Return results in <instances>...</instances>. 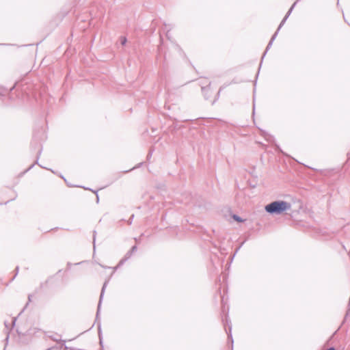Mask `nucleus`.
<instances>
[{
    "label": "nucleus",
    "mask_w": 350,
    "mask_h": 350,
    "mask_svg": "<svg viewBox=\"0 0 350 350\" xmlns=\"http://www.w3.org/2000/svg\"><path fill=\"white\" fill-rule=\"evenodd\" d=\"M226 333L228 334V340H230L232 347L234 340H233L232 335V326L231 325H228V331L226 330Z\"/></svg>",
    "instance_id": "5"
},
{
    "label": "nucleus",
    "mask_w": 350,
    "mask_h": 350,
    "mask_svg": "<svg viewBox=\"0 0 350 350\" xmlns=\"http://www.w3.org/2000/svg\"><path fill=\"white\" fill-rule=\"evenodd\" d=\"M98 337H99L100 344L103 347V336H102V332H101L100 324H99L98 326Z\"/></svg>",
    "instance_id": "6"
},
{
    "label": "nucleus",
    "mask_w": 350,
    "mask_h": 350,
    "mask_svg": "<svg viewBox=\"0 0 350 350\" xmlns=\"http://www.w3.org/2000/svg\"><path fill=\"white\" fill-rule=\"evenodd\" d=\"M96 235V231L94 230L93 231V245H94V248H95Z\"/></svg>",
    "instance_id": "13"
},
{
    "label": "nucleus",
    "mask_w": 350,
    "mask_h": 350,
    "mask_svg": "<svg viewBox=\"0 0 350 350\" xmlns=\"http://www.w3.org/2000/svg\"><path fill=\"white\" fill-rule=\"evenodd\" d=\"M16 321V318L15 317L13 319V321H12L13 325H14Z\"/></svg>",
    "instance_id": "24"
},
{
    "label": "nucleus",
    "mask_w": 350,
    "mask_h": 350,
    "mask_svg": "<svg viewBox=\"0 0 350 350\" xmlns=\"http://www.w3.org/2000/svg\"><path fill=\"white\" fill-rule=\"evenodd\" d=\"M296 5V2H295L292 6L291 7V8L289 9V10L287 12L286 14L285 15L284 18L282 19V21H281L280 24L279 25L276 31L273 33V35L272 36L271 40H269L267 47H266V49H265V51L264 52L262 56V58H261V62H260V64H262V60L265 56V55L267 54V51L270 49V48L271 47L272 44H273V41L275 40V39L276 38L278 34V32L280 31V29L282 28V27L284 25V24L285 23L286 21L287 20V18H288V16H290V14H291L294 7ZM261 66V64H260V66Z\"/></svg>",
    "instance_id": "2"
},
{
    "label": "nucleus",
    "mask_w": 350,
    "mask_h": 350,
    "mask_svg": "<svg viewBox=\"0 0 350 350\" xmlns=\"http://www.w3.org/2000/svg\"><path fill=\"white\" fill-rule=\"evenodd\" d=\"M5 326L8 327L6 322H5Z\"/></svg>",
    "instance_id": "31"
},
{
    "label": "nucleus",
    "mask_w": 350,
    "mask_h": 350,
    "mask_svg": "<svg viewBox=\"0 0 350 350\" xmlns=\"http://www.w3.org/2000/svg\"><path fill=\"white\" fill-rule=\"evenodd\" d=\"M30 148H31V150H38L37 151V153H36V161L31 164L26 170L25 172H28L29 170H30L31 168L33 167V166L37 164L39 166H40L41 167H43L42 165H40L38 163V161H39V159H40V157L41 155V153H42V144H41V142L39 139H37L35 137V135L33 136V139L31 142V145H30Z\"/></svg>",
    "instance_id": "3"
},
{
    "label": "nucleus",
    "mask_w": 350,
    "mask_h": 350,
    "mask_svg": "<svg viewBox=\"0 0 350 350\" xmlns=\"http://www.w3.org/2000/svg\"><path fill=\"white\" fill-rule=\"evenodd\" d=\"M224 88H225L224 86H221V87L219 88V91H218V92H217V97H219V94H220L221 91Z\"/></svg>",
    "instance_id": "20"
},
{
    "label": "nucleus",
    "mask_w": 350,
    "mask_h": 350,
    "mask_svg": "<svg viewBox=\"0 0 350 350\" xmlns=\"http://www.w3.org/2000/svg\"><path fill=\"white\" fill-rule=\"evenodd\" d=\"M9 338V336L8 335L7 337H6V340H8Z\"/></svg>",
    "instance_id": "29"
},
{
    "label": "nucleus",
    "mask_w": 350,
    "mask_h": 350,
    "mask_svg": "<svg viewBox=\"0 0 350 350\" xmlns=\"http://www.w3.org/2000/svg\"><path fill=\"white\" fill-rule=\"evenodd\" d=\"M50 338L52 339L53 341H55V342H59V341H62L64 342H65L64 340H61L60 339L56 338V337H54V336H50Z\"/></svg>",
    "instance_id": "14"
},
{
    "label": "nucleus",
    "mask_w": 350,
    "mask_h": 350,
    "mask_svg": "<svg viewBox=\"0 0 350 350\" xmlns=\"http://www.w3.org/2000/svg\"><path fill=\"white\" fill-rule=\"evenodd\" d=\"M31 297H32V295H28V302H27L28 304H29V302H31Z\"/></svg>",
    "instance_id": "21"
},
{
    "label": "nucleus",
    "mask_w": 350,
    "mask_h": 350,
    "mask_svg": "<svg viewBox=\"0 0 350 350\" xmlns=\"http://www.w3.org/2000/svg\"><path fill=\"white\" fill-rule=\"evenodd\" d=\"M108 282H109L108 280H106L104 282V284L103 285V287H102V289H101V292H100V297H99V301H98V307H97L96 320H97L98 319V316H99V313H100V310L101 303H102V301H103V299L105 291V288H106L107 285L108 284Z\"/></svg>",
    "instance_id": "4"
},
{
    "label": "nucleus",
    "mask_w": 350,
    "mask_h": 350,
    "mask_svg": "<svg viewBox=\"0 0 350 350\" xmlns=\"http://www.w3.org/2000/svg\"><path fill=\"white\" fill-rule=\"evenodd\" d=\"M277 150H278L280 152L283 153V152L282 151V150L280 149V148L279 146L277 147Z\"/></svg>",
    "instance_id": "26"
},
{
    "label": "nucleus",
    "mask_w": 350,
    "mask_h": 350,
    "mask_svg": "<svg viewBox=\"0 0 350 350\" xmlns=\"http://www.w3.org/2000/svg\"><path fill=\"white\" fill-rule=\"evenodd\" d=\"M166 36L168 39H170V33H169V31H167V32L166 33Z\"/></svg>",
    "instance_id": "25"
},
{
    "label": "nucleus",
    "mask_w": 350,
    "mask_h": 350,
    "mask_svg": "<svg viewBox=\"0 0 350 350\" xmlns=\"http://www.w3.org/2000/svg\"><path fill=\"white\" fill-rule=\"evenodd\" d=\"M143 163H139L137 165L133 167V168L129 170H126L124 171L125 173H127V172H131V170H134V169H136V168H138L141 165H142Z\"/></svg>",
    "instance_id": "10"
},
{
    "label": "nucleus",
    "mask_w": 350,
    "mask_h": 350,
    "mask_svg": "<svg viewBox=\"0 0 350 350\" xmlns=\"http://www.w3.org/2000/svg\"><path fill=\"white\" fill-rule=\"evenodd\" d=\"M27 305H28V303H27V304H26V305H25V306L24 307V308L23 309V310H22L21 312H20V314H22V312H23V311H24V310L27 308Z\"/></svg>",
    "instance_id": "23"
},
{
    "label": "nucleus",
    "mask_w": 350,
    "mask_h": 350,
    "mask_svg": "<svg viewBox=\"0 0 350 350\" xmlns=\"http://www.w3.org/2000/svg\"><path fill=\"white\" fill-rule=\"evenodd\" d=\"M232 218L234 221H236L237 222H243L244 221L240 216H239L236 214H234L232 215Z\"/></svg>",
    "instance_id": "7"
},
{
    "label": "nucleus",
    "mask_w": 350,
    "mask_h": 350,
    "mask_svg": "<svg viewBox=\"0 0 350 350\" xmlns=\"http://www.w3.org/2000/svg\"><path fill=\"white\" fill-rule=\"evenodd\" d=\"M210 85L211 83H209L208 85H207L206 87H202V92L205 93L206 91H208Z\"/></svg>",
    "instance_id": "12"
},
{
    "label": "nucleus",
    "mask_w": 350,
    "mask_h": 350,
    "mask_svg": "<svg viewBox=\"0 0 350 350\" xmlns=\"http://www.w3.org/2000/svg\"><path fill=\"white\" fill-rule=\"evenodd\" d=\"M18 271H19V267H18V266H17V267H16V269H15V272H16V273H15L14 276L13 277V278L12 279V280H13L15 278L16 275L18 274Z\"/></svg>",
    "instance_id": "19"
},
{
    "label": "nucleus",
    "mask_w": 350,
    "mask_h": 350,
    "mask_svg": "<svg viewBox=\"0 0 350 350\" xmlns=\"http://www.w3.org/2000/svg\"><path fill=\"white\" fill-rule=\"evenodd\" d=\"M225 321H226L227 323H228L229 321H228V317H226Z\"/></svg>",
    "instance_id": "28"
},
{
    "label": "nucleus",
    "mask_w": 350,
    "mask_h": 350,
    "mask_svg": "<svg viewBox=\"0 0 350 350\" xmlns=\"http://www.w3.org/2000/svg\"><path fill=\"white\" fill-rule=\"evenodd\" d=\"M325 350H336V348H335V347H330L327 348V349H325Z\"/></svg>",
    "instance_id": "22"
},
{
    "label": "nucleus",
    "mask_w": 350,
    "mask_h": 350,
    "mask_svg": "<svg viewBox=\"0 0 350 350\" xmlns=\"http://www.w3.org/2000/svg\"><path fill=\"white\" fill-rule=\"evenodd\" d=\"M348 255H349V257H350V251L348 252Z\"/></svg>",
    "instance_id": "32"
},
{
    "label": "nucleus",
    "mask_w": 350,
    "mask_h": 350,
    "mask_svg": "<svg viewBox=\"0 0 350 350\" xmlns=\"http://www.w3.org/2000/svg\"><path fill=\"white\" fill-rule=\"evenodd\" d=\"M126 37H121L120 38V42H121V44L122 45H125V44L126 43Z\"/></svg>",
    "instance_id": "11"
},
{
    "label": "nucleus",
    "mask_w": 350,
    "mask_h": 350,
    "mask_svg": "<svg viewBox=\"0 0 350 350\" xmlns=\"http://www.w3.org/2000/svg\"><path fill=\"white\" fill-rule=\"evenodd\" d=\"M85 189H88V190H91L94 193H96V203H98L99 202V197H98V191H93L92 189H90V188H85V187H83Z\"/></svg>",
    "instance_id": "9"
},
{
    "label": "nucleus",
    "mask_w": 350,
    "mask_h": 350,
    "mask_svg": "<svg viewBox=\"0 0 350 350\" xmlns=\"http://www.w3.org/2000/svg\"><path fill=\"white\" fill-rule=\"evenodd\" d=\"M133 218H134V214H133L131 216L130 219L128 220V224L129 225H131L132 224V221H133Z\"/></svg>",
    "instance_id": "18"
},
{
    "label": "nucleus",
    "mask_w": 350,
    "mask_h": 350,
    "mask_svg": "<svg viewBox=\"0 0 350 350\" xmlns=\"http://www.w3.org/2000/svg\"><path fill=\"white\" fill-rule=\"evenodd\" d=\"M291 204L283 200L273 201L265 207V211L269 214L280 215L291 208Z\"/></svg>",
    "instance_id": "1"
},
{
    "label": "nucleus",
    "mask_w": 350,
    "mask_h": 350,
    "mask_svg": "<svg viewBox=\"0 0 350 350\" xmlns=\"http://www.w3.org/2000/svg\"><path fill=\"white\" fill-rule=\"evenodd\" d=\"M126 260L127 259H126V258L124 256V258L119 262L118 266L123 265Z\"/></svg>",
    "instance_id": "15"
},
{
    "label": "nucleus",
    "mask_w": 350,
    "mask_h": 350,
    "mask_svg": "<svg viewBox=\"0 0 350 350\" xmlns=\"http://www.w3.org/2000/svg\"><path fill=\"white\" fill-rule=\"evenodd\" d=\"M152 152H153V150L150 149L149 150V152L147 155V160H149L150 159V157H152Z\"/></svg>",
    "instance_id": "16"
},
{
    "label": "nucleus",
    "mask_w": 350,
    "mask_h": 350,
    "mask_svg": "<svg viewBox=\"0 0 350 350\" xmlns=\"http://www.w3.org/2000/svg\"><path fill=\"white\" fill-rule=\"evenodd\" d=\"M137 245H133V246L131 248V250H130L131 251V252L134 253L135 252H136V251H137Z\"/></svg>",
    "instance_id": "17"
},
{
    "label": "nucleus",
    "mask_w": 350,
    "mask_h": 350,
    "mask_svg": "<svg viewBox=\"0 0 350 350\" xmlns=\"http://www.w3.org/2000/svg\"><path fill=\"white\" fill-rule=\"evenodd\" d=\"M71 265H72V264H71L70 262H68L67 266H68V267H71Z\"/></svg>",
    "instance_id": "27"
},
{
    "label": "nucleus",
    "mask_w": 350,
    "mask_h": 350,
    "mask_svg": "<svg viewBox=\"0 0 350 350\" xmlns=\"http://www.w3.org/2000/svg\"><path fill=\"white\" fill-rule=\"evenodd\" d=\"M13 88H14V87L11 88L10 89V91H12V90H13Z\"/></svg>",
    "instance_id": "30"
},
{
    "label": "nucleus",
    "mask_w": 350,
    "mask_h": 350,
    "mask_svg": "<svg viewBox=\"0 0 350 350\" xmlns=\"http://www.w3.org/2000/svg\"><path fill=\"white\" fill-rule=\"evenodd\" d=\"M133 252H131V250H129V251L126 253V254H125L124 257L126 258V259H127V260H128V259H129V258L131 257V256L133 255Z\"/></svg>",
    "instance_id": "8"
}]
</instances>
